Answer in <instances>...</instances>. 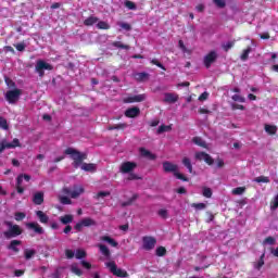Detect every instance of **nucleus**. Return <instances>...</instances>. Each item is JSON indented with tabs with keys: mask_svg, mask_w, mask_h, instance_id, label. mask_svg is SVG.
<instances>
[{
	"mask_svg": "<svg viewBox=\"0 0 278 278\" xmlns=\"http://www.w3.org/2000/svg\"><path fill=\"white\" fill-rule=\"evenodd\" d=\"M64 153L65 155H71V159L73 160V166L75 168H79V166L81 167L84 160H88V154L79 152L73 148H67Z\"/></svg>",
	"mask_w": 278,
	"mask_h": 278,
	"instance_id": "nucleus-1",
	"label": "nucleus"
},
{
	"mask_svg": "<svg viewBox=\"0 0 278 278\" xmlns=\"http://www.w3.org/2000/svg\"><path fill=\"white\" fill-rule=\"evenodd\" d=\"M163 170L164 173H173L174 177H176V179H180V181H190L188 177L178 172L179 166H177V164H173L169 161L163 162Z\"/></svg>",
	"mask_w": 278,
	"mask_h": 278,
	"instance_id": "nucleus-2",
	"label": "nucleus"
},
{
	"mask_svg": "<svg viewBox=\"0 0 278 278\" xmlns=\"http://www.w3.org/2000/svg\"><path fill=\"white\" fill-rule=\"evenodd\" d=\"M4 225L9 227V230L3 232L4 238L10 240L11 238H18V236L23 235V228L18 225H14L12 222H4Z\"/></svg>",
	"mask_w": 278,
	"mask_h": 278,
	"instance_id": "nucleus-3",
	"label": "nucleus"
},
{
	"mask_svg": "<svg viewBox=\"0 0 278 278\" xmlns=\"http://www.w3.org/2000/svg\"><path fill=\"white\" fill-rule=\"evenodd\" d=\"M21 94H23V90L15 88L7 91L4 98L8 103L15 105V103H18V99H21Z\"/></svg>",
	"mask_w": 278,
	"mask_h": 278,
	"instance_id": "nucleus-4",
	"label": "nucleus"
},
{
	"mask_svg": "<svg viewBox=\"0 0 278 278\" xmlns=\"http://www.w3.org/2000/svg\"><path fill=\"white\" fill-rule=\"evenodd\" d=\"M105 266L108 269H110L112 275H114L115 277H122V278L129 277V274L127 273V270H123L118 268L116 266V262L114 261L105 263Z\"/></svg>",
	"mask_w": 278,
	"mask_h": 278,
	"instance_id": "nucleus-5",
	"label": "nucleus"
},
{
	"mask_svg": "<svg viewBox=\"0 0 278 278\" xmlns=\"http://www.w3.org/2000/svg\"><path fill=\"white\" fill-rule=\"evenodd\" d=\"M36 73L40 78L45 77V71H53V65L47 63L45 60H38L35 66Z\"/></svg>",
	"mask_w": 278,
	"mask_h": 278,
	"instance_id": "nucleus-6",
	"label": "nucleus"
},
{
	"mask_svg": "<svg viewBox=\"0 0 278 278\" xmlns=\"http://www.w3.org/2000/svg\"><path fill=\"white\" fill-rule=\"evenodd\" d=\"M155 244H157V240L155 239V237H142L143 251H153V249H155Z\"/></svg>",
	"mask_w": 278,
	"mask_h": 278,
	"instance_id": "nucleus-7",
	"label": "nucleus"
},
{
	"mask_svg": "<svg viewBox=\"0 0 278 278\" xmlns=\"http://www.w3.org/2000/svg\"><path fill=\"white\" fill-rule=\"evenodd\" d=\"M218 60V53L214 50L210 51L203 59L205 68H211L212 64Z\"/></svg>",
	"mask_w": 278,
	"mask_h": 278,
	"instance_id": "nucleus-8",
	"label": "nucleus"
},
{
	"mask_svg": "<svg viewBox=\"0 0 278 278\" xmlns=\"http://www.w3.org/2000/svg\"><path fill=\"white\" fill-rule=\"evenodd\" d=\"M195 160L199 162H205L208 164V166H212L214 164V159L207 154V152H197L195 153Z\"/></svg>",
	"mask_w": 278,
	"mask_h": 278,
	"instance_id": "nucleus-9",
	"label": "nucleus"
},
{
	"mask_svg": "<svg viewBox=\"0 0 278 278\" xmlns=\"http://www.w3.org/2000/svg\"><path fill=\"white\" fill-rule=\"evenodd\" d=\"M63 192L70 194L71 199H78L79 195L84 194V187H74V190L64 188Z\"/></svg>",
	"mask_w": 278,
	"mask_h": 278,
	"instance_id": "nucleus-10",
	"label": "nucleus"
},
{
	"mask_svg": "<svg viewBox=\"0 0 278 278\" xmlns=\"http://www.w3.org/2000/svg\"><path fill=\"white\" fill-rule=\"evenodd\" d=\"M26 228L37 233V236H42V233H45V229L37 222L27 223Z\"/></svg>",
	"mask_w": 278,
	"mask_h": 278,
	"instance_id": "nucleus-11",
	"label": "nucleus"
},
{
	"mask_svg": "<svg viewBox=\"0 0 278 278\" xmlns=\"http://www.w3.org/2000/svg\"><path fill=\"white\" fill-rule=\"evenodd\" d=\"M136 166H138L135 162H124L122 163L121 167H119V172L123 174H127V173H131Z\"/></svg>",
	"mask_w": 278,
	"mask_h": 278,
	"instance_id": "nucleus-12",
	"label": "nucleus"
},
{
	"mask_svg": "<svg viewBox=\"0 0 278 278\" xmlns=\"http://www.w3.org/2000/svg\"><path fill=\"white\" fill-rule=\"evenodd\" d=\"M16 147H21V141L17 138L13 139V141L9 143L2 142L0 144V153H3L4 149H16Z\"/></svg>",
	"mask_w": 278,
	"mask_h": 278,
	"instance_id": "nucleus-13",
	"label": "nucleus"
},
{
	"mask_svg": "<svg viewBox=\"0 0 278 278\" xmlns=\"http://www.w3.org/2000/svg\"><path fill=\"white\" fill-rule=\"evenodd\" d=\"M124 114H125L126 118H136V117L140 116V108H138V106L129 108L125 111Z\"/></svg>",
	"mask_w": 278,
	"mask_h": 278,
	"instance_id": "nucleus-14",
	"label": "nucleus"
},
{
	"mask_svg": "<svg viewBox=\"0 0 278 278\" xmlns=\"http://www.w3.org/2000/svg\"><path fill=\"white\" fill-rule=\"evenodd\" d=\"M147 99V97L144 94H137V96H132V97H128L125 102L126 103H142V101H144Z\"/></svg>",
	"mask_w": 278,
	"mask_h": 278,
	"instance_id": "nucleus-15",
	"label": "nucleus"
},
{
	"mask_svg": "<svg viewBox=\"0 0 278 278\" xmlns=\"http://www.w3.org/2000/svg\"><path fill=\"white\" fill-rule=\"evenodd\" d=\"M33 203L35 205H42V203H45V193L43 192H36L33 195Z\"/></svg>",
	"mask_w": 278,
	"mask_h": 278,
	"instance_id": "nucleus-16",
	"label": "nucleus"
},
{
	"mask_svg": "<svg viewBox=\"0 0 278 278\" xmlns=\"http://www.w3.org/2000/svg\"><path fill=\"white\" fill-rule=\"evenodd\" d=\"M36 216H37L39 223H41L42 225L49 224V215H47L45 212L36 211Z\"/></svg>",
	"mask_w": 278,
	"mask_h": 278,
	"instance_id": "nucleus-17",
	"label": "nucleus"
},
{
	"mask_svg": "<svg viewBox=\"0 0 278 278\" xmlns=\"http://www.w3.org/2000/svg\"><path fill=\"white\" fill-rule=\"evenodd\" d=\"M134 77L136 81L142 83V81H149L150 75L147 72H140V73H136Z\"/></svg>",
	"mask_w": 278,
	"mask_h": 278,
	"instance_id": "nucleus-18",
	"label": "nucleus"
},
{
	"mask_svg": "<svg viewBox=\"0 0 278 278\" xmlns=\"http://www.w3.org/2000/svg\"><path fill=\"white\" fill-rule=\"evenodd\" d=\"M80 168L86 173H94V170H97V165L94 163H83Z\"/></svg>",
	"mask_w": 278,
	"mask_h": 278,
	"instance_id": "nucleus-19",
	"label": "nucleus"
},
{
	"mask_svg": "<svg viewBox=\"0 0 278 278\" xmlns=\"http://www.w3.org/2000/svg\"><path fill=\"white\" fill-rule=\"evenodd\" d=\"M179 96L175 93H165L164 103H177Z\"/></svg>",
	"mask_w": 278,
	"mask_h": 278,
	"instance_id": "nucleus-20",
	"label": "nucleus"
},
{
	"mask_svg": "<svg viewBox=\"0 0 278 278\" xmlns=\"http://www.w3.org/2000/svg\"><path fill=\"white\" fill-rule=\"evenodd\" d=\"M22 241L21 240H12L8 247L10 251H13L14 253H18L21 251L17 247H21Z\"/></svg>",
	"mask_w": 278,
	"mask_h": 278,
	"instance_id": "nucleus-21",
	"label": "nucleus"
},
{
	"mask_svg": "<svg viewBox=\"0 0 278 278\" xmlns=\"http://www.w3.org/2000/svg\"><path fill=\"white\" fill-rule=\"evenodd\" d=\"M98 249L100 250V253L104 255L108 260L112 256V252H110V249L105 244H98Z\"/></svg>",
	"mask_w": 278,
	"mask_h": 278,
	"instance_id": "nucleus-22",
	"label": "nucleus"
},
{
	"mask_svg": "<svg viewBox=\"0 0 278 278\" xmlns=\"http://www.w3.org/2000/svg\"><path fill=\"white\" fill-rule=\"evenodd\" d=\"M142 157H148V160H155L157 156L155 154L151 153V151L147 150L146 148L139 149Z\"/></svg>",
	"mask_w": 278,
	"mask_h": 278,
	"instance_id": "nucleus-23",
	"label": "nucleus"
},
{
	"mask_svg": "<svg viewBox=\"0 0 278 278\" xmlns=\"http://www.w3.org/2000/svg\"><path fill=\"white\" fill-rule=\"evenodd\" d=\"M97 23H99V17H97V16H89V17H87L85 21H84V25L86 26V27H91V25H94V24H97Z\"/></svg>",
	"mask_w": 278,
	"mask_h": 278,
	"instance_id": "nucleus-24",
	"label": "nucleus"
},
{
	"mask_svg": "<svg viewBox=\"0 0 278 278\" xmlns=\"http://www.w3.org/2000/svg\"><path fill=\"white\" fill-rule=\"evenodd\" d=\"M60 223H62V225H71V223H73V215L66 214V215L61 216Z\"/></svg>",
	"mask_w": 278,
	"mask_h": 278,
	"instance_id": "nucleus-25",
	"label": "nucleus"
},
{
	"mask_svg": "<svg viewBox=\"0 0 278 278\" xmlns=\"http://www.w3.org/2000/svg\"><path fill=\"white\" fill-rule=\"evenodd\" d=\"M138 200V194L135 193L130 199L125 202H122V207H129V205H134V203Z\"/></svg>",
	"mask_w": 278,
	"mask_h": 278,
	"instance_id": "nucleus-26",
	"label": "nucleus"
},
{
	"mask_svg": "<svg viewBox=\"0 0 278 278\" xmlns=\"http://www.w3.org/2000/svg\"><path fill=\"white\" fill-rule=\"evenodd\" d=\"M80 223H83L84 227H94L97 225V222L90 217L81 219Z\"/></svg>",
	"mask_w": 278,
	"mask_h": 278,
	"instance_id": "nucleus-27",
	"label": "nucleus"
},
{
	"mask_svg": "<svg viewBox=\"0 0 278 278\" xmlns=\"http://www.w3.org/2000/svg\"><path fill=\"white\" fill-rule=\"evenodd\" d=\"M101 240L103 242H108V244H110L111 247H118V242L110 236H103L101 237Z\"/></svg>",
	"mask_w": 278,
	"mask_h": 278,
	"instance_id": "nucleus-28",
	"label": "nucleus"
},
{
	"mask_svg": "<svg viewBox=\"0 0 278 278\" xmlns=\"http://www.w3.org/2000/svg\"><path fill=\"white\" fill-rule=\"evenodd\" d=\"M265 131L269 134V136H275V134H277V126L266 124Z\"/></svg>",
	"mask_w": 278,
	"mask_h": 278,
	"instance_id": "nucleus-29",
	"label": "nucleus"
},
{
	"mask_svg": "<svg viewBox=\"0 0 278 278\" xmlns=\"http://www.w3.org/2000/svg\"><path fill=\"white\" fill-rule=\"evenodd\" d=\"M251 51H252V48H251V46H249L247 49L243 50V52L240 56V60L242 62H247V60H249V53H251Z\"/></svg>",
	"mask_w": 278,
	"mask_h": 278,
	"instance_id": "nucleus-30",
	"label": "nucleus"
},
{
	"mask_svg": "<svg viewBox=\"0 0 278 278\" xmlns=\"http://www.w3.org/2000/svg\"><path fill=\"white\" fill-rule=\"evenodd\" d=\"M182 164H184V166L187 167L189 173H192V162L190 161V159L188 156H185L182 159Z\"/></svg>",
	"mask_w": 278,
	"mask_h": 278,
	"instance_id": "nucleus-31",
	"label": "nucleus"
},
{
	"mask_svg": "<svg viewBox=\"0 0 278 278\" xmlns=\"http://www.w3.org/2000/svg\"><path fill=\"white\" fill-rule=\"evenodd\" d=\"M112 46L116 47V49H125L126 51H129V49H130L129 45H125V43H123L121 41H114L112 43Z\"/></svg>",
	"mask_w": 278,
	"mask_h": 278,
	"instance_id": "nucleus-32",
	"label": "nucleus"
},
{
	"mask_svg": "<svg viewBox=\"0 0 278 278\" xmlns=\"http://www.w3.org/2000/svg\"><path fill=\"white\" fill-rule=\"evenodd\" d=\"M192 142L198 147H203V148L207 147V144L205 143V141H203V139H201V137H193Z\"/></svg>",
	"mask_w": 278,
	"mask_h": 278,
	"instance_id": "nucleus-33",
	"label": "nucleus"
},
{
	"mask_svg": "<svg viewBox=\"0 0 278 278\" xmlns=\"http://www.w3.org/2000/svg\"><path fill=\"white\" fill-rule=\"evenodd\" d=\"M172 129H173V126H172V125H161V126L157 128L156 132H157V134H164V131H172Z\"/></svg>",
	"mask_w": 278,
	"mask_h": 278,
	"instance_id": "nucleus-34",
	"label": "nucleus"
},
{
	"mask_svg": "<svg viewBox=\"0 0 278 278\" xmlns=\"http://www.w3.org/2000/svg\"><path fill=\"white\" fill-rule=\"evenodd\" d=\"M34 255H36V250H29V249H26L24 251V257L25 260H31L34 257Z\"/></svg>",
	"mask_w": 278,
	"mask_h": 278,
	"instance_id": "nucleus-35",
	"label": "nucleus"
},
{
	"mask_svg": "<svg viewBox=\"0 0 278 278\" xmlns=\"http://www.w3.org/2000/svg\"><path fill=\"white\" fill-rule=\"evenodd\" d=\"M254 181H256V184H270V179L267 176H258Z\"/></svg>",
	"mask_w": 278,
	"mask_h": 278,
	"instance_id": "nucleus-36",
	"label": "nucleus"
},
{
	"mask_svg": "<svg viewBox=\"0 0 278 278\" xmlns=\"http://www.w3.org/2000/svg\"><path fill=\"white\" fill-rule=\"evenodd\" d=\"M155 255L157 257H164V255H166V248H164V247L156 248Z\"/></svg>",
	"mask_w": 278,
	"mask_h": 278,
	"instance_id": "nucleus-37",
	"label": "nucleus"
},
{
	"mask_svg": "<svg viewBox=\"0 0 278 278\" xmlns=\"http://www.w3.org/2000/svg\"><path fill=\"white\" fill-rule=\"evenodd\" d=\"M244 192H247V187H237L232 189V194L235 195L244 194Z\"/></svg>",
	"mask_w": 278,
	"mask_h": 278,
	"instance_id": "nucleus-38",
	"label": "nucleus"
},
{
	"mask_svg": "<svg viewBox=\"0 0 278 278\" xmlns=\"http://www.w3.org/2000/svg\"><path fill=\"white\" fill-rule=\"evenodd\" d=\"M86 255L87 253L85 250H81V249L76 250V254H75L76 260H84Z\"/></svg>",
	"mask_w": 278,
	"mask_h": 278,
	"instance_id": "nucleus-39",
	"label": "nucleus"
},
{
	"mask_svg": "<svg viewBox=\"0 0 278 278\" xmlns=\"http://www.w3.org/2000/svg\"><path fill=\"white\" fill-rule=\"evenodd\" d=\"M71 270H72V273H74V275H77V277H81V275H83V271H81V269H79V267H77V264H73L71 266Z\"/></svg>",
	"mask_w": 278,
	"mask_h": 278,
	"instance_id": "nucleus-40",
	"label": "nucleus"
},
{
	"mask_svg": "<svg viewBox=\"0 0 278 278\" xmlns=\"http://www.w3.org/2000/svg\"><path fill=\"white\" fill-rule=\"evenodd\" d=\"M127 124H116L109 126V131H114V129H126Z\"/></svg>",
	"mask_w": 278,
	"mask_h": 278,
	"instance_id": "nucleus-41",
	"label": "nucleus"
},
{
	"mask_svg": "<svg viewBox=\"0 0 278 278\" xmlns=\"http://www.w3.org/2000/svg\"><path fill=\"white\" fill-rule=\"evenodd\" d=\"M264 257H266V253H263L257 262V264L255 265L256 270H261L262 266H264Z\"/></svg>",
	"mask_w": 278,
	"mask_h": 278,
	"instance_id": "nucleus-42",
	"label": "nucleus"
},
{
	"mask_svg": "<svg viewBox=\"0 0 278 278\" xmlns=\"http://www.w3.org/2000/svg\"><path fill=\"white\" fill-rule=\"evenodd\" d=\"M124 5H125V8H127L128 10H137V9H138V7L136 5V3H135V2H131V1H129V0H126V1L124 2Z\"/></svg>",
	"mask_w": 278,
	"mask_h": 278,
	"instance_id": "nucleus-43",
	"label": "nucleus"
},
{
	"mask_svg": "<svg viewBox=\"0 0 278 278\" xmlns=\"http://www.w3.org/2000/svg\"><path fill=\"white\" fill-rule=\"evenodd\" d=\"M203 197L206 199H212V189L208 187H204L202 191Z\"/></svg>",
	"mask_w": 278,
	"mask_h": 278,
	"instance_id": "nucleus-44",
	"label": "nucleus"
},
{
	"mask_svg": "<svg viewBox=\"0 0 278 278\" xmlns=\"http://www.w3.org/2000/svg\"><path fill=\"white\" fill-rule=\"evenodd\" d=\"M98 29H110V24L108 22L100 21L97 24Z\"/></svg>",
	"mask_w": 278,
	"mask_h": 278,
	"instance_id": "nucleus-45",
	"label": "nucleus"
},
{
	"mask_svg": "<svg viewBox=\"0 0 278 278\" xmlns=\"http://www.w3.org/2000/svg\"><path fill=\"white\" fill-rule=\"evenodd\" d=\"M117 25L125 31H131V24L119 22Z\"/></svg>",
	"mask_w": 278,
	"mask_h": 278,
	"instance_id": "nucleus-46",
	"label": "nucleus"
},
{
	"mask_svg": "<svg viewBox=\"0 0 278 278\" xmlns=\"http://www.w3.org/2000/svg\"><path fill=\"white\" fill-rule=\"evenodd\" d=\"M151 64H153L154 66H157L159 68H162V71H166V67L164 66V64L160 63L157 59H152Z\"/></svg>",
	"mask_w": 278,
	"mask_h": 278,
	"instance_id": "nucleus-47",
	"label": "nucleus"
},
{
	"mask_svg": "<svg viewBox=\"0 0 278 278\" xmlns=\"http://www.w3.org/2000/svg\"><path fill=\"white\" fill-rule=\"evenodd\" d=\"M14 216H15V220H17V222H21V220H24V218L27 216L25 213H23V212H16L15 214H14Z\"/></svg>",
	"mask_w": 278,
	"mask_h": 278,
	"instance_id": "nucleus-48",
	"label": "nucleus"
},
{
	"mask_svg": "<svg viewBox=\"0 0 278 278\" xmlns=\"http://www.w3.org/2000/svg\"><path fill=\"white\" fill-rule=\"evenodd\" d=\"M275 242H277V240L275 239V237H267L265 238V240L263 241V244H270L273 247V244H275Z\"/></svg>",
	"mask_w": 278,
	"mask_h": 278,
	"instance_id": "nucleus-49",
	"label": "nucleus"
},
{
	"mask_svg": "<svg viewBox=\"0 0 278 278\" xmlns=\"http://www.w3.org/2000/svg\"><path fill=\"white\" fill-rule=\"evenodd\" d=\"M235 45H236V41H228L227 43L223 45V49L227 53V51H229V49H231Z\"/></svg>",
	"mask_w": 278,
	"mask_h": 278,
	"instance_id": "nucleus-50",
	"label": "nucleus"
},
{
	"mask_svg": "<svg viewBox=\"0 0 278 278\" xmlns=\"http://www.w3.org/2000/svg\"><path fill=\"white\" fill-rule=\"evenodd\" d=\"M128 174H129L128 177H127L128 181H136V180L140 179V177L137 174H135V173L130 172Z\"/></svg>",
	"mask_w": 278,
	"mask_h": 278,
	"instance_id": "nucleus-51",
	"label": "nucleus"
},
{
	"mask_svg": "<svg viewBox=\"0 0 278 278\" xmlns=\"http://www.w3.org/2000/svg\"><path fill=\"white\" fill-rule=\"evenodd\" d=\"M65 257L67 260H73V257H75V252L73 250L66 249L65 250Z\"/></svg>",
	"mask_w": 278,
	"mask_h": 278,
	"instance_id": "nucleus-52",
	"label": "nucleus"
},
{
	"mask_svg": "<svg viewBox=\"0 0 278 278\" xmlns=\"http://www.w3.org/2000/svg\"><path fill=\"white\" fill-rule=\"evenodd\" d=\"M0 127L1 129H9L8 119H5L4 117H0Z\"/></svg>",
	"mask_w": 278,
	"mask_h": 278,
	"instance_id": "nucleus-53",
	"label": "nucleus"
},
{
	"mask_svg": "<svg viewBox=\"0 0 278 278\" xmlns=\"http://www.w3.org/2000/svg\"><path fill=\"white\" fill-rule=\"evenodd\" d=\"M60 201L62 203V205H71L72 201L70 200L68 197L64 195L60 198Z\"/></svg>",
	"mask_w": 278,
	"mask_h": 278,
	"instance_id": "nucleus-54",
	"label": "nucleus"
},
{
	"mask_svg": "<svg viewBox=\"0 0 278 278\" xmlns=\"http://www.w3.org/2000/svg\"><path fill=\"white\" fill-rule=\"evenodd\" d=\"M157 214L161 216V218H168V211L165 208L159 210Z\"/></svg>",
	"mask_w": 278,
	"mask_h": 278,
	"instance_id": "nucleus-55",
	"label": "nucleus"
},
{
	"mask_svg": "<svg viewBox=\"0 0 278 278\" xmlns=\"http://www.w3.org/2000/svg\"><path fill=\"white\" fill-rule=\"evenodd\" d=\"M191 206H193L195 210H205L207 207L205 203H193Z\"/></svg>",
	"mask_w": 278,
	"mask_h": 278,
	"instance_id": "nucleus-56",
	"label": "nucleus"
},
{
	"mask_svg": "<svg viewBox=\"0 0 278 278\" xmlns=\"http://www.w3.org/2000/svg\"><path fill=\"white\" fill-rule=\"evenodd\" d=\"M232 101H238L239 103H244L245 99H244V97H242L240 94H233Z\"/></svg>",
	"mask_w": 278,
	"mask_h": 278,
	"instance_id": "nucleus-57",
	"label": "nucleus"
},
{
	"mask_svg": "<svg viewBox=\"0 0 278 278\" xmlns=\"http://www.w3.org/2000/svg\"><path fill=\"white\" fill-rule=\"evenodd\" d=\"M271 210H277L278 208V194L273 199L270 203Z\"/></svg>",
	"mask_w": 278,
	"mask_h": 278,
	"instance_id": "nucleus-58",
	"label": "nucleus"
},
{
	"mask_svg": "<svg viewBox=\"0 0 278 278\" xmlns=\"http://www.w3.org/2000/svg\"><path fill=\"white\" fill-rule=\"evenodd\" d=\"M104 197H110V191L98 192L96 199H103Z\"/></svg>",
	"mask_w": 278,
	"mask_h": 278,
	"instance_id": "nucleus-59",
	"label": "nucleus"
},
{
	"mask_svg": "<svg viewBox=\"0 0 278 278\" xmlns=\"http://www.w3.org/2000/svg\"><path fill=\"white\" fill-rule=\"evenodd\" d=\"M208 97L210 93L207 91H204L202 94L199 96L198 101H207Z\"/></svg>",
	"mask_w": 278,
	"mask_h": 278,
	"instance_id": "nucleus-60",
	"label": "nucleus"
},
{
	"mask_svg": "<svg viewBox=\"0 0 278 278\" xmlns=\"http://www.w3.org/2000/svg\"><path fill=\"white\" fill-rule=\"evenodd\" d=\"M215 5H217V8H225V5H227V3L225 2V0H213Z\"/></svg>",
	"mask_w": 278,
	"mask_h": 278,
	"instance_id": "nucleus-61",
	"label": "nucleus"
},
{
	"mask_svg": "<svg viewBox=\"0 0 278 278\" xmlns=\"http://www.w3.org/2000/svg\"><path fill=\"white\" fill-rule=\"evenodd\" d=\"M25 47H26L25 42H20L17 45H15L16 51H21V52L25 51Z\"/></svg>",
	"mask_w": 278,
	"mask_h": 278,
	"instance_id": "nucleus-62",
	"label": "nucleus"
},
{
	"mask_svg": "<svg viewBox=\"0 0 278 278\" xmlns=\"http://www.w3.org/2000/svg\"><path fill=\"white\" fill-rule=\"evenodd\" d=\"M80 264L83 268H86L87 270H90V268H92V264L88 263V261H81Z\"/></svg>",
	"mask_w": 278,
	"mask_h": 278,
	"instance_id": "nucleus-63",
	"label": "nucleus"
},
{
	"mask_svg": "<svg viewBox=\"0 0 278 278\" xmlns=\"http://www.w3.org/2000/svg\"><path fill=\"white\" fill-rule=\"evenodd\" d=\"M84 224L81 222H78L75 226H74V229L76 231H81V229H84Z\"/></svg>",
	"mask_w": 278,
	"mask_h": 278,
	"instance_id": "nucleus-64",
	"label": "nucleus"
}]
</instances>
